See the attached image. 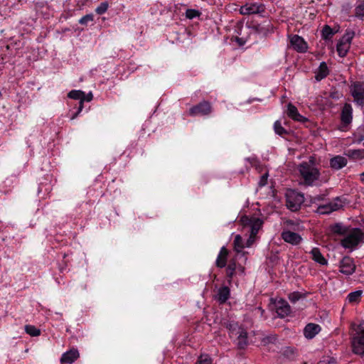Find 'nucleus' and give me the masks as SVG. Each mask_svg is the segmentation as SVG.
I'll list each match as a JSON object with an SVG mask.
<instances>
[{
  "label": "nucleus",
  "mask_w": 364,
  "mask_h": 364,
  "mask_svg": "<svg viewBox=\"0 0 364 364\" xmlns=\"http://www.w3.org/2000/svg\"><path fill=\"white\" fill-rule=\"evenodd\" d=\"M263 11H264V5L257 3L246 4L240 9V13L242 15L256 14Z\"/></svg>",
  "instance_id": "obj_11"
},
{
  "label": "nucleus",
  "mask_w": 364,
  "mask_h": 364,
  "mask_svg": "<svg viewBox=\"0 0 364 364\" xmlns=\"http://www.w3.org/2000/svg\"><path fill=\"white\" fill-rule=\"evenodd\" d=\"M351 337L353 352L355 354L364 355V321L360 322L355 328Z\"/></svg>",
  "instance_id": "obj_3"
},
{
  "label": "nucleus",
  "mask_w": 364,
  "mask_h": 364,
  "mask_svg": "<svg viewBox=\"0 0 364 364\" xmlns=\"http://www.w3.org/2000/svg\"><path fill=\"white\" fill-rule=\"evenodd\" d=\"M92 97H93V95L91 92H90L89 94L87 95H85L84 93V97H83V102L85 101H87V102H90L92 100Z\"/></svg>",
  "instance_id": "obj_44"
},
{
  "label": "nucleus",
  "mask_w": 364,
  "mask_h": 364,
  "mask_svg": "<svg viewBox=\"0 0 364 364\" xmlns=\"http://www.w3.org/2000/svg\"><path fill=\"white\" fill-rule=\"evenodd\" d=\"M267 178H268V173H264L261 177H260V180H259V185L260 186H264L267 184Z\"/></svg>",
  "instance_id": "obj_42"
},
{
  "label": "nucleus",
  "mask_w": 364,
  "mask_h": 364,
  "mask_svg": "<svg viewBox=\"0 0 364 364\" xmlns=\"http://www.w3.org/2000/svg\"><path fill=\"white\" fill-rule=\"evenodd\" d=\"M238 256L239 255H235L232 258H231L226 267L225 272L229 283L231 282L233 277L237 274L242 276L245 274V266L237 262Z\"/></svg>",
  "instance_id": "obj_4"
},
{
  "label": "nucleus",
  "mask_w": 364,
  "mask_h": 364,
  "mask_svg": "<svg viewBox=\"0 0 364 364\" xmlns=\"http://www.w3.org/2000/svg\"><path fill=\"white\" fill-rule=\"evenodd\" d=\"M228 253V250L225 247H223L220 249L215 262L218 267L223 268L226 266Z\"/></svg>",
  "instance_id": "obj_23"
},
{
  "label": "nucleus",
  "mask_w": 364,
  "mask_h": 364,
  "mask_svg": "<svg viewBox=\"0 0 364 364\" xmlns=\"http://www.w3.org/2000/svg\"><path fill=\"white\" fill-rule=\"evenodd\" d=\"M335 363V360L330 359V360H321L318 364H331V363Z\"/></svg>",
  "instance_id": "obj_45"
},
{
  "label": "nucleus",
  "mask_w": 364,
  "mask_h": 364,
  "mask_svg": "<svg viewBox=\"0 0 364 364\" xmlns=\"http://www.w3.org/2000/svg\"><path fill=\"white\" fill-rule=\"evenodd\" d=\"M316 213L319 214H329L332 213V209H331V206L329 203L320 205L318 207Z\"/></svg>",
  "instance_id": "obj_36"
},
{
  "label": "nucleus",
  "mask_w": 364,
  "mask_h": 364,
  "mask_svg": "<svg viewBox=\"0 0 364 364\" xmlns=\"http://www.w3.org/2000/svg\"><path fill=\"white\" fill-rule=\"evenodd\" d=\"M362 181H364V172L361 174Z\"/></svg>",
  "instance_id": "obj_46"
},
{
  "label": "nucleus",
  "mask_w": 364,
  "mask_h": 364,
  "mask_svg": "<svg viewBox=\"0 0 364 364\" xmlns=\"http://www.w3.org/2000/svg\"><path fill=\"white\" fill-rule=\"evenodd\" d=\"M229 296L230 289L228 287H223L218 289L216 299L220 304H224L228 299Z\"/></svg>",
  "instance_id": "obj_25"
},
{
  "label": "nucleus",
  "mask_w": 364,
  "mask_h": 364,
  "mask_svg": "<svg viewBox=\"0 0 364 364\" xmlns=\"http://www.w3.org/2000/svg\"><path fill=\"white\" fill-rule=\"evenodd\" d=\"M355 36V32L351 29L346 30L345 34L342 36L337 44V52L341 57H345L351 44V41Z\"/></svg>",
  "instance_id": "obj_6"
},
{
  "label": "nucleus",
  "mask_w": 364,
  "mask_h": 364,
  "mask_svg": "<svg viewBox=\"0 0 364 364\" xmlns=\"http://www.w3.org/2000/svg\"><path fill=\"white\" fill-rule=\"evenodd\" d=\"M79 352L77 349L73 348L64 353L60 358L62 363L72 364L79 358Z\"/></svg>",
  "instance_id": "obj_18"
},
{
  "label": "nucleus",
  "mask_w": 364,
  "mask_h": 364,
  "mask_svg": "<svg viewBox=\"0 0 364 364\" xmlns=\"http://www.w3.org/2000/svg\"><path fill=\"white\" fill-rule=\"evenodd\" d=\"M334 233L343 235L341 245L348 249L356 247L364 239V232L360 228H350L342 224H336L332 227Z\"/></svg>",
  "instance_id": "obj_2"
},
{
  "label": "nucleus",
  "mask_w": 364,
  "mask_h": 364,
  "mask_svg": "<svg viewBox=\"0 0 364 364\" xmlns=\"http://www.w3.org/2000/svg\"><path fill=\"white\" fill-rule=\"evenodd\" d=\"M196 364H212V360L207 355H201Z\"/></svg>",
  "instance_id": "obj_39"
},
{
  "label": "nucleus",
  "mask_w": 364,
  "mask_h": 364,
  "mask_svg": "<svg viewBox=\"0 0 364 364\" xmlns=\"http://www.w3.org/2000/svg\"><path fill=\"white\" fill-rule=\"evenodd\" d=\"M290 43L291 47L299 53H305L308 49L307 43L303 38L298 35L289 36Z\"/></svg>",
  "instance_id": "obj_12"
},
{
  "label": "nucleus",
  "mask_w": 364,
  "mask_h": 364,
  "mask_svg": "<svg viewBox=\"0 0 364 364\" xmlns=\"http://www.w3.org/2000/svg\"><path fill=\"white\" fill-rule=\"evenodd\" d=\"M255 237L256 236H252V235L250 234L248 240H247L245 247H250L255 242Z\"/></svg>",
  "instance_id": "obj_43"
},
{
  "label": "nucleus",
  "mask_w": 364,
  "mask_h": 364,
  "mask_svg": "<svg viewBox=\"0 0 364 364\" xmlns=\"http://www.w3.org/2000/svg\"><path fill=\"white\" fill-rule=\"evenodd\" d=\"M328 75V69L325 62H322L317 71L316 72L315 78L317 81H320Z\"/></svg>",
  "instance_id": "obj_27"
},
{
  "label": "nucleus",
  "mask_w": 364,
  "mask_h": 364,
  "mask_svg": "<svg viewBox=\"0 0 364 364\" xmlns=\"http://www.w3.org/2000/svg\"><path fill=\"white\" fill-rule=\"evenodd\" d=\"M311 255L312 256V259H314L315 262L321 265L327 264V260L324 258L318 248H313L311 251Z\"/></svg>",
  "instance_id": "obj_26"
},
{
  "label": "nucleus",
  "mask_w": 364,
  "mask_h": 364,
  "mask_svg": "<svg viewBox=\"0 0 364 364\" xmlns=\"http://www.w3.org/2000/svg\"><path fill=\"white\" fill-rule=\"evenodd\" d=\"M287 115L295 121L304 122L306 120L305 117L299 113L297 108L291 103H289L287 105Z\"/></svg>",
  "instance_id": "obj_22"
},
{
  "label": "nucleus",
  "mask_w": 364,
  "mask_h": 364,
  "mask_svg": "<svg viewBox=\"0 0 364 364\" xmlns=\"http://www.w3.org/2000/svg\"><path fill=\"white\" fill-rule=\"evenodd\" d=\"M247 26L252 31L263 36H267L274 31V26L269 21H264L262 23L252 21L248 22Z\"/></svg>",
  "instance_id": "obj_7"
},
{
  "label": "nucleus",
  "mask_w": 364,
  "mask_h": 364,
  "mask_svg": "<svg viewBox=\"0 0 364 364\" xmlns=\"http://www.w3.org/2000/svg\"><path fill=\"white\" fill-rule=\"evenodd\" d=\"M200 12L195 9H188L186 12V16L189 19H193L197 16H199Z\"/></svg>",
  "instance_id": "obj_38"
},
{
  "label": "nucleus",
  "mask_w": 364,
  "mask_h": 364,
  "mask_svg": "<svg viewBox=\"0 0 364 364\" xmlns=\"http://www.w3.org/2000/svg\"><path fill=\"white\" fill-rule=\"evenodd\" d=\"M301 297V294L299 291H294L289 294V299L291 301L295 303L299 299H300Z\"/></svg>",
  "instance_id": "obj_40"
},
{
  "label": "nucleus",
  "mask_w": 364,
  "mask_h": 364,
  "mask_svg": "<svg viewBox=\"0 0 364 364\" xmlns=\"http://www.w3.org/2000/svg\"><path fill=\"white\" fill-rule=\"evenodd\" d=\"M299 183L306 186H312L321 176L320 169L315 164L314 156H310L308 161H303L297 166Z\"/></svg>",
  "instance_id": "obj_1"
},
{
  "label": "nucleus",
  "mask_w": 364,
  "mask_h": 364,
  "mask_svg": "<svg viewBox=\"0 0 364 364\" xmlns=\"http://www.w3.org/2000/svg\"><path fill=\"white\" fill-rule=\"evenodd\" d=\"M352 113H353V109L350 104L346 103L342 109L341 114V122L347 125L351 123L352 122Z\"/></svg>",
  "instance_id": "obj_19"
},
{
  "label": "nucleus",
  "mask_w": 364,
  "mask_h": 364,
  "mask_svg": "<svg viewBox=\"0 0 364 364\" xmlns=\"http://www.w3.org/2000/svg\"><path fill=\"white\" fill-rule=\"evenodd\" d=\"M332 212L340 210L343 207V203L340 198H336L334 200L329 203Z\"/></svg>",
  "instance_id": "obj_33"
},
{
  "label": "nucleus",
  "mask_w": 364,
  "mask_h": 364,
  "mask_svg": "<svg viewBox=\"0 0 364 364\" xmlns=\"http://www.w3.org/2000/svg\"><path fill=\"white\" fill-rule=\"evenodd\" d=\"M347 159L342 156H336L330 159V166L335 170H339L347 165Z\"/></svg>",
  "instance_id": "obj_21"
},
{
  "label": "nucleus",
  "mask_w": 364,
  "mask_h": 364,
  "mask_svg": "<svg viewBox=\"0 0 364 364\" xmlns=\"http://www.w3.org/2000/svg\"><path fill=\"white\" fill-rule=\"evenodd\" d=\"M304 202V195L294 190H289L286 193V203L287 208L291 211L300 209Z\"/></svg>",
  "instance_id": "obj_5"
},
{
  "label": "nucleus",
  "mask_w": 364,
  "mask_h": 364,
  "mask_svg": "<svg viewBox=\"0 0 364 364\" xmlns=\"http://www.w3.org/2000/svg\"><path fill=\"white\" fill-rule=\"evenodd\" d=\"M274 129L276 134L279 136H284L288 134V132L282 127L279 121H276L274 124Z\"/></svg>",
  "instance_id": "obj_32"
},
{
  "label": "nucleus",
  "mask_w": 364,
  "mask_h": 364,
  "mask_svg": "<svg viewBox=\"0 0 364 364\" xmlns=\"http://www.w3.org/2000/svg\"><path fill=\"white\" fill-rule=\"evenodd\" d=\"M245 247V245L242 237L240 235H235L233 241V248L234 250L237 252L236 255H239L240 253H242L243 256H245L247 252L242 251Z\"/></svg>",
  "instance_id": "obj_24"
},
{
  "label": "nucleus",
  "mask_w": 364,
  "mask_h": 364,
  "mask_svg": "<svg viewBox=\"0 0 364 364\" xmlns=\"http://www.w3.org/2000/svg\"><path fill=\"white\" fill-rule=\"evenodd\" d=\"M363 291L361 290H358L353 292H351L348 296V299L350 303H358L360 300Z\"/></svg>",
  "instance_id": "obj_30"
},
{
  "label": "nucleus",
  "mask_w": 364,
  "mask_h": 364,
  "mask_svg": "<svg viewBox=\"0 0 364 364\" xmlns=\"http://www.w3.org/2000/svg\"><path fill=\"white\" fill-rule=\"evenodd\" d=\"M224 325L229 330L230 336L231 337L236 336L239 334L240 338L244 340L245 339V331L239 326L237 323L232 321L225 322Z\"/></svg>",
  "instance_id": "obj_14"
},
{
  "label": "nucleus",
  "mask_w": 364,
  "mask_h": 364,
  "mask_svg": "<svg viewBox=\"0 0 364 364\" xmlns=\"http://www.w3.org/2000/svg\"><path fill=\"white\" fill-rule=\"evenodd\" d=\"M25 331L31 336H38L41 334V330L33 325L25 326Z\"/></svg>",
  "instance_id": "obj_31"
},
{
  "label": "nucleus",
  "mask_w": 364,
  "mask_h": 364,
  "mask_svg": "<svg viewBox=\"0 0 364 364\" xmlns=\"http://www.w3.org/2000/svg\"><path fill=\"white\" fill-rule=\"evenodd\" d=\"M282 239L286 242L292 245H299L302 238L296 232H291L290 230H284L282 233Z\"/></svg>",
  "instance_id": "obj_15"
},
{
  "label": "nucleus",
  "mask_w": 364,
  "mask_h": 364,
  "mask_svg": "<svg viewBox=\"0 0 364 364\" xmlns=\"http://www.w3.org/2000/svg\"><path fill=\"white\" fill-rule=\"evenodd\" d=\"M355 16L358 18L364 17V0H358L355 7Z\"/></svg>",
  "instance_id": "obj_29"
},
{
  "label": "nucleus",
  "mask_w": 364,
  "mask_h": 364,
  "mask_svg": "<svg viewBox=\"0 0 364 364\" xmlns=\"http://www.w3.org/2000/svg\"><path fill=\"white\" fill-rule=\"evenodd\" d=\"M345 155L353 160L362 159L364 158V149H349Z\"/></svg>",
  "instance_id": "obj_28"
},
{
  "label": "nucleus",
  "mask_w": 364,
  "mask_h": 364,
  "mask_svg": "<svg viewBox=\"0 0 364 364\" xmlns=\"http://www.w3.org/2000/svg\"><path fill=\"white\" fill-rule=\"evenodd\" d=\"M276 312L281 318H284L291 313V307L284 299H279L276 303Z\"/></svg>",
  "instance_id": "obj_16"
},
{
  "label": "nucleus",
  "mask_w": 364,
  "mask_h": 364,
  "mask_svg": "<svg viewBox=\"0 0 364 364\" xmlns=\"http://www.w3.org/2000/svg\"><path fill=\"white\" fill-rule=\"evenodd\" d=\"M212 112V107L210 104L207 101H203L200 102L198 105L192 107L189 109V114L191 116H196V115H208L210 114Z\"/></svg>",
  "instance_id": "obj_9"
},
{
  "label": "nucleus",
  "mask_w": 364,
  "mask_h": 364,
  "mask_svg": "<svg viewBox=\"0 0 364 364\" xmlns=\"http://www.w3.org/2000/svg\"><path fill=\"white\" fill-rule=\"evenodd\" d=\"M350 92L354 101L358 105H363L364 102V84L360 82L353 83Z\"/></svg>",
  "instance_id": "obj_10"
},
{
  "label": "nucleus",
  "mask_w": 364,
  "mask_h": 364,
  "mask_svg": "<svg viewBox=\"0 0 364 364\" xmlns=\"http://www.w3.org/2000/svg\"><path fill=\"white\" fill-rule=\"evenodd\" d=\"M68 97L73 100H79L80 105L77 112L74 114L72 117V119H75L77 114L82 111L83 108V97H84V92L81 90H71L68 95Z\"/></svg>",
  "instance_id": "obj_20"
},
{
  "label": "nucleus",
  "mask_w": 364,
  "mask_h": 364,
  "mask_svg": "<svg viewBox=\"0 0 364 364\" xmlns=\"http://www.w3.org/2000/svg\"><path fill=\"white\" fill-rule=\"evenodd\" d=\"M240 223L244 227H250V234H252V236L257 235L263 224V221L260 218L255 217L250 218L247 215H242L240 219Z\"/></svg>",
  "instance_id": "obj_8"
},
{
  "label": "nucleus",
  "mask_w": 364,
  "mask_h": 364,
  "mask_svg": "<svg viewBox=\"0 0 364 364\" xmlns=\"http://www.w3.org/2000/svg\"><path fill=\"white\" fill-rule=\"evenodd\" d=\"M247 259V257H245V263L246 262Z\"/></svg>",
  "instance_id": "obj_47"
},
{
  "label": "nucleus",
  "mask_w": 364,
  "mask_h": 364,
  "mask_svg": "<svg viewBox=\"0 0 364 364\" xmlns=\"http://www.w3.org/2000/svg\"><path fill=\"white\" fill-rule=\"evenodd\" d=\"M321 330L318 324L309 323L304 329V335L307 339H312L314 338Z\"/></svg>",
  "instance_id": "obj_17"
},
{
  "label": "nucleus",
  "mask_w": 364,
  "mask_h": 364,
  "mask_svg": "<svg viewBox=\"0 0 364 364\" xmlns=\"http://www.w3.org/2000/svg\"><path fill=\"white\" fill-rule=\"evenodd\" d=\"M237 339H238V346L240 348H243L247 345V333L245 332V339H242L239 337V334H237Z\"/></svg>",
  "instance_id": "obj_41"
},
{
  "label": "nucleus",
  "mask_w": 364,
  "mask_h": 364,
  "mask_svg": "<svg viewBox=\"0 0 364 364\" xmlns=\"http://www.w3.org/2000/svg\"><path fill=\"white\" fill-rule=\"evenodd\" d=\"M333 35V32L332 28L329 26L326 25L322 30V37L324 39H328L331 38Z\"/></svg>",
  "instance_id": "obj_35"
},
{
  "label": "nucleus",
  "mask_w": 364,
  "mask_h": 364,
  "mask_svg": "<svg viewBox=\"0 0 364 364\" xmlns=\"http://www.w3.org/2000/svg\"><path fill=\"white\" fill-rule=\"evenodd\" d=\"M355 271V264L353 259L350 257H344L340 262V272L346 275H350Z\"/></svg>",
  "instance_id": "obj_13"
},
{
  "label": "nucleus",
  "mask_w": 364,
  "mask_h": 364,
  "mask_svg": "<svg viewBox=\"0 0 364 364\" xmlns=\"http://www.w3.org/2000/svg\"><path fill=\"white\" fill-rule=\"evenodd\" d=\"M93 21H94V15L92 14H87V15L84 16L83 17H82L79 20V23L81 25L87 26L89 22H92Z\"/></svg>",
  "instance_id": "obj_37"
},
{
  "label": "nucleus",
  "mask_w": 364,
  "mask_h": 364,
  "mask_svg": "<svg viewBox=\"0 0 364 364\" xmlns=\"http://www.w3.org/2000/svg\"><path fill=\"white\" fill-rule=\"evenodd\" d=\"M109 8V4L107 1L102 2L96 9L95 12L99 14L102 15L105 14Z\"/></svg>",
  "instance_id": "obj_34"
}]
</instances>
